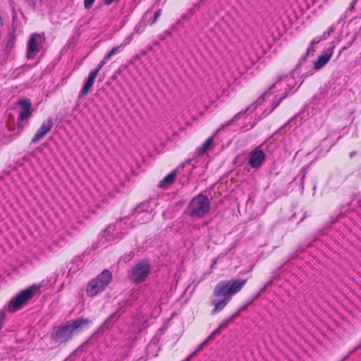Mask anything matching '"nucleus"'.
Masks as SVG:
<instances>
[{"label": "nucleus", "instance_id": "2", "mask_svg": "<svg viewBox=\"0 0 361 361\" xmlns=\"http://www.w3.org/2000/svg\"><path fill=\"white\" fill-rule=\"evenodd\" d=\"M90 322L87 318H77L71 322H68L57 326L51 334V338L56 343H63L70 341L73 336L81 331Z\"/></svg>", "mask_w": 361, "mask_h": 361}, {"label": "nucleus", "instance_id": "54", "mask_svg": "<svg viewBox=\"0 0 361 361\" xmlns=\"http://www.w3.org/2000/svg\"><path fill=\"white\" fill-rule=\"evenodd\" d=\"M183 361H185V360H183Z\"/></svg>", "mask_w": 361, "mask_h": 361}, {"label": "nucleus", "instance_id": "10", "mask_svg": "<svg viewBox=\"0 0 361 361\" xmlns=\"http://www.w3.org/2000/svg\"><path fill=\"white\" fill-rule=\"evenodd\" d=\"M42 38L44 39V33H34L30 36L27 45V59H34L36 54L39 51V41H41Z\"/></svg>", "mask_w": 361, "mask_h": 361}, {"label": "nucleus", "instance_id": "53", "mask_svg": "<svg viewBox=\"0 0 361 361\" xmlns=\"http://www.w3.org/2000/svg\"><path fill=\"white\" fill-rule=\"evenodd\" d=\"M201 2L204 1V0H200Z\"/></svg>", "mask_w": 361, "mask_h": 361}, {"label": "nucleus", "instance_id": "47", "mask_svg": "<svg viewBox=\"0 0 361 361\" xmlns=\"http://www.w3.org/2000/svg\"><path fill=\"white\" fill-rule=\"evenodd\" d=\"M190 357H187L184 360L185 361H190Z\"/></svg>", "mask_w": 361, "mask_h": 361}, {"label": "nucleus", "instance_id": "11", "mask_svg": "<svg viewBox=\"0 0 361 361\" xmlns=\"http://www.w3.org/2000/svg\"><path fill=\"white\" fill-rule=\"evenodd\" d=\"M265 158L264 151L259 147H257L250 152L248 164L251 168L258 169L264 164Z\"/></svg>", "mask_w": 361, "mask_h": 361}, {"label": "nucleus", "instance_id": "34", "mask_svg": "<svg viewBox=\"0 0 361 361\" xmlns=\"http://www.w3.org/2000/svg\"><path fill=\"white\" fill-rule=\"evenodd\" d=\"M313 47V46H311V45H310V46L307 48V51H306V53H305V54H306V56H307V55L309 54V53H310L311 51H314V50L313 49V47Z\"/></svg>", "mask_w": 361, "mask_h": 361}, {"label": "nucleus", "instance_id": "25", "mask_svg": "<svg viewBox=\"0 0 361 361\" xmlns=\"http://www.w3.org/2000/svg\"><path fill=\"white\" fill-rule=\"evenodd\" d=\"M133 36H134V33H131L128 37H126L125 39H124V42L122 44H123V47L128 44L133 39Z\"/></svg>", "mask_w": 361, "mask_h": 361}, {"label": "nucleus", "instance_id": "37", "mask_svg": "<svg viewBox=\"0 0 361 361\" xmlns=\"http://www.w3.org/2000/svg\"><path fill=\"white\" fill-rule=\"evenodd\" d=\"M198 353V351H197V350H195L194 352H192L188 357H190V358L193 357L194 356H195L197 355V353Z\"/></svg>", "mask_w": 361, "mask_h": 361}, {"label": "nucleus", "instance_id": "31", "mask_svg": "<svg viewBox=\"0 0 361 361\" xmlns=\"http://www.w3.org/2000/svg\"><path fill=\"white\" fill-rule=\"evenodd\" d=\"M335 27L332 25L330 27H329L328 30L326 31V35H330L333 32H334Z\"/></svg>", "mask_w": 361, "mask_h": 361}, {"label": "nucleus", "instance_id": "52", "mask_svg": "<svg viewBox=\"0 0 361 361\" xmlns=\"http://www.w3.org/2000/svg\"><path fill=\"white\" fill-rule=\"evenodd\" d=\"M170 33H171V32H170L169 31H167V32H166V34H167V35H170Z\"/></svg>", "mask_w": 361, "mask_h": 361}, {"label": "nucleus", "instance_id": "30", "mask_svg": "<svg viewBox=\"0 0 361 361\" xmlns=\"http://www.w3.org/2000/svg\"><path fill=\"white\" fill-rule=\"evenodd\" d=\"M357 3V1L356 0H353V1L351 2L348 9L350 11H353L354 9H355V4Z\"/></svg>", "mask_w": 361, "mask_h": 361}, {"label": "nucleus", "instance_id": "29", "mask_svg": "<svg viewBox=\"0 0 361 361\" xmlns=\"http://www.w3.org/2000/svg\"><path fill=\"white\" fill-rule=\"evenodd\" d=\"M26 1L32 8V9L35 8L36 2L35 0H26Z\"/></svg>", "mask_w": 361, "mask_h": 361}, {"label": "nucleus", "instance_id": "50", "mask_svg": "<svg viewBox=\"0 0 361 361\" xmlns=\"http://www.w3.org/2000/svg\"><path fill=\"white\" fill-rule=\"evenodd\" d=\"M62 274H64L65 271L63 269H61V271H60Z\"/></svg>", "mask_w": 361, "mask_h": 361}, {"label": "nucleus", "instance_id": "23", "mask_svg": "<svg viewBox=\"0 0 361 361\" xmlns=\"http://www.w3.org/2000/svg\"><path fill=\"white\" fill-rule=\"evenodd\" d=\"M221 332V330L218 327L216 328L209 336V339H214L217 335Z\"/></svg>", "mask_w": 361, "mask_h": 361}, {"label": "nucleus", "instance_id": "26", "mask_svg": "<svg viewBox=\"0 0 361 361\" xmlns=\"http://www.w3.org/2000/svg\"><path fill=\"white\" fill-rule=\"evenodd\" d=\"M161 9H159L155 12L154 16L151 21V25H153L157 21V20L159 18V17L161 15Z\"/></svg>", "mask_w": 361, "mask_h": 361}, {"label": "nucleus", "instance_id": "4", "mask_svg": "<svg viewBox=\"0 0 361 361\" xmlns=\"http://www.w3.org/2000/svg\"><path fill=\"white\" fill-rule=\"evenodd\" d=\"M41 287L40 283H35L21 290L10 300L4 309L9 312H16L31 300L39 291Z\"/></svg>", "mask_w": 361, "mask_h": 361}, {"label": "nucleus", "instance_id": "7", "mask_svg": "<svg viewBox=\"0 0 361 361\" xmlns=\"http://www.w3.org/2000/svg\"><path fill=\"white\" fill-rule=\"evenodd\" d=\"M122 223H115L109 225L100 235L101 240L104 239L108 243H116L124 235L126 231L121 229Z\"/></svg>", "mask_w": 361, "mask_h": 361}, {"label": "nucleus", "instance_id": "48", "mask_svg": "<svg viewBox=\"0 0 361 361\" xmlns=\"http://www.w3.org/2000/svg\"><path fill=\"white\" fill-rule=\"evenodd\" d=\"M130 256L131 257H133L134 256V253H133V252H131L130 253Z\"/></svg>", "mask_w": 361, "mask_h": 361}, {"label": "nucleus", "instance_id": "38", "mask_svg": "<svg viewBox=\"0 0 361 361\" xmlns=\"http://www.w3.org/2000/svg\"><path fill=\"white\" fill-rule=\"evenodd\" d=\"M188 13L189 15H193V14L195 13V8H190V9L188 11Z\"/></svg>", "mask_w": 361, "mask_h": 361}, {"label": "nucleus", "instance_id": "40", "mask_svg": "<svg viewBox=\"0 0 361 361\" xmlns=\"http://www.w3.org/2000/svg\"><path fill=\"white\" fill-rule=\"evenodd\" d=\"M203 348H204V345H202V343H201V344L197 347V348L196 350H197V351H198V352H199V351L202 350Z\"/></svg>", "mask_w": 361, "mask_h": 361}, {"label": "nucleus", "instance_id": "1", "mask_svg": "<svg viewBox=\"0 0 361 361\" xmlns=\"http://www.w3.org/2000/svg\"><path fill=\"white\" fill-rule=\"evenodd\" d=\"M247 281V279H233L219 282L214 287L212 295L221 299L212 300V304L214 306L212 314H214L221 311L231 298L243 288Z\"/></svg>", "mask_w": 361, "mask_h": 361}, {"label": "nucleus", "instance_id": "14", "mask_svg": "<svg viewBox=\"0 0 361 361\" xmlns=\"http://www.w3.org/2000/svg\"><path fill=\"white\" fill-rule=\"evenodd\" d=\"M97 75V74H96L94 72H92V71L90 72L81 90L80 91L78 99L84 98L90 92L94 85Z\"/></svg>", "mask_w": 361, "mask_h": 361}, {"label": "nucleus", "instance_id": "15", "mask_svg": "<svg viewBox=\"0 0 361 361\" xmlns=\"http://www.w3.org/2000/svg\"><path fill=\"white\" fill-rule=\"evenodd\" d=\"M267 92H265L263 95H262L260 97L258 98V99L255 102L253 103L251 106L247 107L245 110L243 111H241L240 112H238V114H236L234 117L231 119L230 121H227L224 126H228L229 125H231V123L234 121V120H237L239 118H240V116L243 114H245L247 111H249L251 108H253V109H255L257 106V104H261L262 102L264 101V97L267 95Z\"/></svg>", "mask_w": 361, "mask_h": 361}, {"label": "nucleus", "instance_id": "42", "mask_svg": "<svg viewBox=\"0 0 361 361\" xmlns=\"http://www.w3.org/2000/svg\"><path fill=\"white\" fill-rule=\"evenodd\" d=\"M115 316H116V313H114V314H113L112 315H111V316L109 317V318L108 319V321H111V320H113V319L115 317Z\"/></svg>", "mask_w": 361, "mask_h": 361}, {"label": "nucleus", "instance_id": "28", "mask_svg": "<svg viewBox=\"0 0 361 361\" xmlns=\"http://www.w3.org/2000/svg\"><path fill=\"white\" fill-rule=\"evenodd\" d=\"M307 56H306V54L305 55H302V57L299 60V63L297 65L296 68L301 66L305 61Z\"/></svg>", "mask_w": 361, "mask_h": 361}, {"label": "nucleus", "instance_id": "18", "mask_svg": "<svg viewBox=\"0 0 361 361\" xmlns=\"http://www.w3.org/2000/svg\"><path fill=\"white\" fill-rule=\"evenodd\" d=\"M239 312H236L232 315H231L229 317L224 320L219 325V328L222 331L224 329L226 328V326L228 325V324L233 322L234 318L238 315Z\"/></svg>", "mask_w": 361, "mask_h": 361}, {"label": "nucleus", "instance_id": "6", "mask_svg": "<svg viewBox=\"0 0 361 361\" xmlns=\"http://www.w3.org/2000/svg\"><path fill=\"white\" fill-rule=\"evenodd\" d=\"M112 280V274L108 269H104L96 278L92 279L87 284L86 293L88 296H95L103 291Z\"/></svg>", "mask_w": 361, "mask_h": 361}, {"label": "nucleus", "instance_id": "19", "mask_svg": "<svg viewBox=\"0 0 361 361\" xmlns=\"http://www.w3.org/2000/svg\"><path fill=\"white\" fill-rule=\"evenodd\" d=\"M123 48V44L113 47L104 56L109 60L114 54L120 52Z\"/></svg>", "mask_w": 361, "mask_h": 361}, {"label": "nucleus", "instance_id": "5", "mask_svg": "<svg viewBox=\"0 0 361 361\" xmlns=\"http://www.w3.org/2000/svg\"><path fill=\"white\" fill-rule=\"evenodd\" d=\"M151 269L152 267L149 260L143 259L135 263L128 271V277L132 283L139 284L147 280Z\"/></svg>", "mask_w": 361, "mask_h": 361}, {"label": "nucleus", "instance_id": "43", "mask_svg": "<svg viewBox=\"0 0 361 361\" xmlns=\"http://www.w3.org/2000/svg\"><path fill=\"white\" fill-rule=\"evenodd\" d=\"M60 273H56L55 279L54 280V283H56L57 281L58 277L59 276Z\"/></svg>", "mask_w": 361, "mask_h": 361}, {"label": "nucleus", "instance_id": "3", "mask_svg": "<svg viewBox=\"0 0 361 361\" xmlns=\"http://www.w3.org/2000/svg\"><path fill=\"white\" fill-rule=\"evenodd\" d=\"M210 208L208 197L199 194L191 200L184 213L192 219H200L209 213Z\"/></svg>", "mask_w": 361, "mask_h": 361}, {"label": "nucleus", "instance_id": "41", "mask_svg": "<svg viewBox=\"0 0 361 361\" xmlns=\"http://www.w3.org/2000/svg\"><path fill=\"white\" fill-rule=\"evenodd\" d=\"M143 328H145L144 324H142V326H140L137 329H135V330L137 331H141Z\"/></svg>", "mask_w": 361, "mask_h": 361}, {"label": "nucleus", "instance_id": "24", "mask_svg": "<svg viewBox=\"0 0 361 361\" xmlns=\"http://www.w3.org/2000/svg\"><path fill=\"white\" fill-rule=\"evenodd\" d=\"M95 0H84V6L86 9H90Z\"/></svg>", "mask_w": 361, "mask_h": 361}, {"label": "nucleus", "instance_id": "39", "mask_svg": "<svg viewBox=\"0 0 361 361\" xmlns=\"http://www.w3.org/2000/svg\"><path fill=\"white\" fill-rule=\"evenodd\" d=\"M356 154H357V152H356V151H352V152L350 153L349 156H350V158H353V157Z\"/></svg>", "mask_w": 361, "mask_h": 361}, {"label": "nucleus", "instance_id": "9", "mask_svg": "<svg viewBox=\"0 0 361 361\" xmlns=\"http://www.w3.org/2000/svg\"><path fill=\"white\" fill-rule=\"evenodd\" d=\"M18 104L20 107V111L17 119V126L18 128L22 130L24 128L23 122L25 120H27L32 115L31 102L28 99H24L18 101Z\"/></svg>", "mask_w": 361, "mask_h": 361}, {"label": "nucleus", "instance_id": "22", "mask_svg": "<svg viewBox=\"0 0 361 361\" xmlns=\"http://www.w3.org/2000/svg\"><path fill=\"white\" fill-rule=\"evenodd\" d=\"M286 94H285L283 97H280V98H279V99L278 100V102H277L274 103V104H273V106H272L271 109L269 111L267 112V113L265 114V115H264V116H267V115H268V114H270L273 110H274V109H276V108L279 105V104L281 103V101H282V100L286 97Z\"/></svg>", "mask_w": 361, "mask_h": 361}, {"label": "nucleus", "instance_id": "12", "mask_svg": "<svg viewBox=\"0 0 361 361\" xmlns=\"http://www.w3.org/2000/svg\"><path fill=\"white\" fill-rule=\"evenodd\" d=\"M52 127L53 121L51 118L44 121L32 137V143H37L41 140L51 130Z\"/></svg>", "mask_w": 361, "mask_h": 361}, {"label": "nucleus", "instance_id": "51", "mask_svg": "<svg viewBox=\"0 0 361 361\" xmlns=\"http://www.w3.org/2000/svg\"><path fill=\"white\" fill-rule=\"evenodd\" d=\"M275 85H276V84L272 85L270 87V89L274 88V86H275Z\"/></svg>", "mask_w": 361, "mask_h": 361}, {"label": "nucleus", "instance_id": "21", "mask_svg": "<svg viewBox=\"0 0 361 361\" xmlns=\"http://www.w3.org/2000/svg\"><path fill=\"white\" fill-rule=\"evenodd\" d=\"M145 29V25L140 22L135 25L134 27V32L137 34H141L144 32Z\"/></svg>", "mask_w": 361, "mask_h": 361}, {"label": "nucleus", "instance_id": "49", "mask_svg": "<svg viewBox=\"0 0 361 361\" xmlns=\"http://www.w3.org/2000/svg\"><path fill=\"white\" fill-rule=\"evenodd\" d=\"M198 7H199V4H196L195 5V6H194V8H198Z\"/></svg>", "mask_w": 361, "mask_h": 361}, {"label": "nucleus", "instance_id": "36", "mask_svg": "<svg viewBox=\"0 0 361 361\" xmlns=\"http://www.w3.org/2000/svg\"><path fill=\"white\" fill-rule=\"evenodd\" d=\"M212 339H209V337L205 339L202 343L204 345V347L209 343V341H212Z\"/></svg>", "mask_w": 361, "mask_h": 361}, {"label": "nucleus", "instance_id": "20", "mask_svg": "<svg viewBox=\"0 0 361 361\" xmlns=\"http://www.w3.org/2000/svg\"><path fill=\"white\" fill-rule=\"evenodd\" d=\"M108 59H106V57L104 56V59L98 63L97 67L92 70V72H94L96 74L98 75V73L102 69V68L106 64Z\"/></svg>", "mask_w": 361, "mask_h": 361}, {"label": "nucleus", "instance_id": "27", "mask_svg": "<svg viewBox=\"0 0 361 361\" xmlns=\"http://www.w3.org/2000/svg\"><path fill=\"white\" fill-rule=\"evenodd\" d=\"M322 39V38L319 37H315L314 38H313V39L310 42V45L311 46H313L314 44H318L319 42H321Z\"/></svg>", "mask_w": 361, "mask_h": 361}, {"label": "nucleus", "instance_id": "46", "mask_svg": "<svg viewBox=\"0 0 361 361\" xmlns=\"http://www.w3.org/2000/svg\"><path fill=\"white\" fill-rule=\"evenodd\" d=\"M305 178V173L303 174L302 178H301V180H302V183L303 182V180Z\"/></svg>", "mask_w": 361, "mask_h": 361}, {"label": "nucleus", "instance_id": "17", "mask_svg": "<svg viewBox=\"0 0 361 361\" xmlns=\"http://www.w3.org/2000/svg\"><path fill=\"white\" fill-rule=\"evenodd\" d=\"M116 223H122L121 229L126 231L125 235L128 233L129 229L133 227V223L128 218L121 219L119 221Z\"/></svg>", "mask_w": 361, "mask_h": 361}, {"label": "nucleus", "instance_id": "8", "mask_svg": "<svg viewBox=\"0 0 361 361\" xmlns=\"http://www.w3.org/2000/svg\"><path fill=\"white\" fill-rule=\"evenodd\" d=\"M190 165V161L180 164L176 169L170 172L159 183L158 187L160 188H168L175 182L176 176L187 178L190 173V169H188L186 173H184L183 171L184 168L189 167Z\"/></svg>", "mask_w": 361, "mask_h": 361}, {"label": "nucleus", "instance_id": "33", "mask_svg": "<svg viewBox=\"0 0 361 361\" xmlns=\"http://www.w3.org/2000/svg\"><path fill=\"white\" fill-rule=\"evenodd\" d=\"M330 35H326V31L324 32V33L322 34V36H320V37L322 38V40H324L326 39H327V37H329Z\"/></svg>", "mask_w": 361, "mask_h": 361}, {"label": "nucleus", "instance_id": "32", "mask_svg": "<svg viewBox=\"0 0 361 361\" xmlns=\"http://www.w3.org/2000/svg\"><path fill=\"white\" fill-rule=\"evenodd\" d=\"M313 74H314V71H313V70H312V71H308V72L305 73V74H303V75H302V77H307V76H309V75H313Z\"/></svg>", "mask_w": 361, "mask_h": 361}, {"label": "nucleus", "instance_id": "45", "mask_svg": "<svg viewBox=\"0 0 361 361\" xmlns=\"http://www.w3.org/2000/svg\"><path fill=\"white\" fill-rule=\"evenodd\" d=\"M188 16H189L188 13L185 14V15L183 16V18H188Z\"/></svg>", "mask_w": 361, "mask_h": 361}, {"label": "nucleus", "instance_id": "35", "mask_svg": "<svg viewBox=\"0 0 361 361\" xmlns=\"http://www.w3.org/2000/svg\"><path fill=\"white\" fill-rule=\"evenodd\" d=\"M75 270H73V273H75ZM72 276V267H70L69 270L68 271V274H67V276Z\"/></svg>", "mask_w": 361, "mask_h": 361}, {"label": "nucleus", "instance_id": "13", "mask_svg": "<svg viewBox=\"0 0 361 361\" xmlns=\"http://www.w3.org/2000/svg\"><path fill=\"white\" fill-rule=\"evenodd\" d=\"M334 47L335 46L332 45L322 51V54L314 61V70H319L329 62L334 53Z\"/></svg>", "mask_w": 361, "mask_h": 361}, {"label": "nucleus", "instance_id": "44", "mask_svg": "<svg viewBox=\"0 0 361 361\" xmlns=\"http://www.w3.org/2000/svg\"><path fill=\"white\" fill-rule=\"evenodd\" d=\"M16 17H17L16 13L15 11H13V19L15 20L16 18Z\"/></svg>", "mask_w": 361, "mask_h": 361}, {"label": "nucleus", "instance_id": "16", "mask_svg": "<svg viewBox=\"0 0 361 361\" xmlns=\"http://www.w3.org/2000/svg\"><path fill=\"white\" fill-rule=\"evenodd\" d=\"M212 142H213V137H209V138H207L202 143V145L196 149L195 153L197 154V155L200 156V155H203L205 153H207V151L209 150L210 146L212 145Z\"/></svg>", "mask_w": 361, "mask_h": 361}]
</instances>
